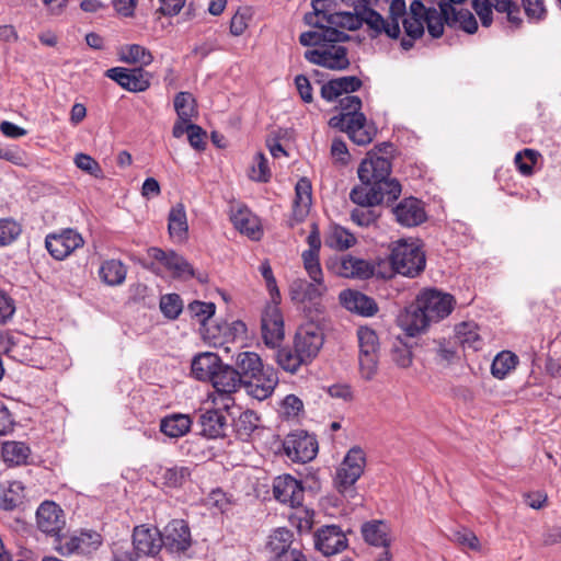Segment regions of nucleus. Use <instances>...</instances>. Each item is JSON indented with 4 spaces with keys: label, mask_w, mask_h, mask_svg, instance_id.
I'll return each instance as SVG.
<instances>
[{
    "label": "nucleus",
    "mask_w": 561,
    "mask_h": 561,
    "mask_svg": "<svg viewBox=\"0 0 561 561\" xmlns=\"http://www.w3.org/2000/svg\"><path fill=\"white\" fill-rule=\"evenodd\" d=\"M348 38L350 36L346 33L337 28H329L304 32L299 36V43L302 46L316 47L305 51L306 60L330 70L340 71L350 67L347 49L339 45Z\"/></svg>",
    "instance_id": "f257e3e1"
},
{
    "label": "nucleus",
    "mask_w": 561,
    "mask_h": 561,
    "mask_svg": "<svg viewBox=\"0 0 561 561\" xmlns=\"http://www.w3.org/2000/svg\"><path fill=\"white\" fill-rule=\"evenodd\" d=\"M466 0H440L439 11L433 7L430 12L428 34L433 38H439L444 34V26L461 30L468 34H474L478 30V22L472 12L467 9H457Z\"/></svg>",
    "instance_id": "f03ea898"
},
{
    "label": "nucleus",
    "mask_w": 561,
    "mask_h": 561,
    "mask_svg": "<svg viewBox=\"0 0 561 561\" xmlns=\"http://www.w3.org/2000/svg\"><path fill=\"white\" fill-rule=\"evenodd\" d=\"M341 115L332 117L330 123L332 126H340L345 130L348 137L357 145L365 146L371 142L376 130L367 125V118L362 110V100L357 95H345L340 99Z\"/></svg>",
    "instance_id": "7ed1b4c3"
},
{
    "label": "nucleus",
    "mask_w": 561,
    "mask_h": 561,
    "mask_svg": "<svg viewBox=\"0 0 561 561\" xmlns=\"http://www.w3.org/2000/svg\"><path fill=\"white\" fill-rule=\"evenodd\" d=\"M390 263L398 274L414 278L424 271L426 259L417 241L401 239L392 245Z\"/></svg>",
    "instance_id": "20e7f679"
},
{
    "label": "nucleus",
    "mask_w": 561,
    "mask_h": 561,
    "mask_svg": "<svg viewBox=\"0 0 561 561\" xmlns=\"http://www.w3.org/2000/svg\"><path fill=\"white\" fill-rule=\"evenodd\" d=\"M401 191L399 181L389 175L370 187L354 186L350 192V199L362 205L390 204L398 199Z\"/></svg>",
    "instance_id": "39448f33"
},
{
    "label": "nucleus",
    "mask_w": 561,
    "mask_h": 561,
    "mask_svg": "<svg viewBox=\"0 0 561 561\" xmlns=\"http://www.w3.org/2000/svg\"><path fill=\"white\" fill-rule=\"evenodd\" d=\"M318 449L316 436L302 430L290 432L283 440L284 454L293 462L307 463L313 460Z\"/></svg>",
    "instance_id": "423d86ee"
},
{
    "label": "nucleus",
    "mask_w": 561,
    "mask_h": 561,
    "mask_svg": "<svg viewBox=\"0 0 561 561\" xmlns=\"http://www.w3.org/2000/svg\"><path fill=\"white\" fill-rule=\"evenodd\" d=\"M433 7H427L416 0L411 1L410 12L402 19V25L407 37L401 39V47L409 50L413 47L414 41L424 34V25L428 28L430 12Z\"/></svg>",
    "instance_id": "0eeeda50"
},
{
    "label": "nucleus",
    "mask_w": 561,
    "mask_h": 561,
    "mask_svg": "<svg viewBox=\"0 0 561 561\" xmlns=\"http://www.w3.org/2000/svg\"><path fill=\"white\" fill-rule=\"evenodd\" d=\"M419 306L428 314L432 322L447 318L454 310L456 300L453 295L436 288H425L416 296Z\"/></svg>",
    "instance_id": "6e6552de"
},
{
    "label": "nucleus",
    "mask_w": 561,
    "mask_h": 561,
    "mask_svg": "<svg viewBox=\"0 0 561 561\" xmlns=\"http://www.w3.org/2000/svg\"><path fill=\"white\" fill-rule=\"evenodd\" d=\"M365 465L364 450L358 446L352 447L336 471L335 484L339 492L343 493L355 484L363 474Z\"/></svg>",
    "instance_id": "1a4fd4ad"
},
{
    "label": "nucleus",
    "mask_w": 561,
    "mask_h": 561,
    "mask_svg": "<svg viewBox=\"0 0 561 561\" xmlns=\"http://www.w3.org/2000/svg\"><path fill=\"white\" fill-rule=\"evenodd\" d=\"M365 465L364 450L358 446L352 447L336 471L335 484L339 492L343 493L355 484L363 474Z\"/></svg>",
    "instance_id": "9d476101"
},
{
    "label": "nucleus",
    "mask_w": 561,
    "mask_h": 561,
    "mask_svg": "<svg viewBox=\"0 0 561 561\" xmlns=\"http://www.w3.org/2000/svg\"><path fill=\"white\" fill-rule=\"evenodd\" d=\"M471 7L479 16L482 26L489 27L493 23V10L497 13H505L512 24H518L519 7L515 0H470Z\"/></svg>",
    "instance_id": "9b49d317"
},
{
    "label": "nucleus",
    "mask_w": 561,
    "mask_h": 561,
    "mask_svg": "<svg viewBox=\"0 0 561 561\" xmlns=\"http://www.w3.org/2000/svg\"><path fill=\"white\" fill-rule=\"evenodd\" d=\"M331 27H342L348 31H356L364 24L367 25L369 35L375 38L378 37L376 30L381 25L382 15L376 10H359L354 12L337 11L333 18Z\"/></svg>",
    "instance_id": "f8f14e48"
},
{
    "label": "nucleus",
    "mask_w": 561,
    "mask_h": 561,
    "mask_svg": "<svg viewBox=\"0 0 561 561\" xmlns=\"http://www.w3.org/2000/svg\"><path fill=\"white\" fill-rule=\"evenodd\" d=\"M148 254L160 262L176 278L190 279L196 277L201 283L207 282L206 275H196L193 266L174 251H163L153 247L148 250Z\"/></svg>",
    "instance_id": "ddd939ff"
},
{
    "label": "nucleus",
    "mask_w": 561,
    "mask_h": 561,
    "mask_svg": "<svg viewBox=\"0 0 561 561\" xmlns=\"http://www.w3.org/2000/svg\"><path fill=\"white\" fill-rule=\"evenodd\" d=\"M83 244L82 236L71 228L48 233L45 238V247L48 253L59 261L68 257L75 250L83 247Z\"/></svg>",
    "instance_id": "4468645a"
},
{
    "label": "nucleus",
    "mask_w": 561,
    "mask_h": 561,
    "mask_svg": "<svg viewBox=\"0 0 561 561\" xmlns=\"http://www.w3.org/2000/svg\"><path fill=\"white\" fill-rule=\"evenodd\" d=\"M324 343L323 330L314 322L300 325L296 332L294 346L310 364Z\"/></svg>",
    "instance_id": "2eb2a0df"
},
{
    "label": "nucleus",
    "mask_w": 561,
    "mask_h": 561,
    "mask_svg": "<svg viewBox=\"0 0 561 561\" xmlns=\"http://www.w3.org/2000/svg\"><path fill=\"white\" fill-rule=\"evenodd\" d=\"M262 337L265 345L278 347L285 337L284 319L278 307V300L268 304L262 313L261 319Z\"/></svg>",
    "instance_id": "dca6fc26"
},
{
    "label": "nucleus",
    "mask_w": 561,
    "mask_h": 561,
    "mask_svg": "<svg viewBox=\"0 0 561 561\" xmlns=\"http://www.w3.org/2000/svg\"><path fill=\"white\" fill-rule=\"evenodd\" d=\"M0 345L9 358L26 365L35 364V355L41 350L36 341L22 335H8L0 341Z\"/></svg>",
    "instance_id": "f3484780"
},
{
    "label": "nucleus",
    "mask_w": 561,
    "mask_h": 561,
    "mask_svg": "<svg viewBox=\"0 0 561 561\" xmlns=\"http://www.w3.org/2000/svg\"><path fill=\"white\" fill-rule=\"evenodd\" d=\"M105 77L130 92L146 91L150 87L151 79V75L141 67L134 69L113 67L105 71Z\"/></svg>",
    "instance_id": "a211bd4d"
},
{
    "label": "nucleus",
    "mask_w": 561,
    "mask_h": 561,
    "mask_svg": "<svg viewBox=\"0 0 561 561\" xmlns=\"http://www.w3.org/2000/svg\"><path fill=\"white\" fill-rule=\"evenodd\" d=\"M273 495L277 502L296 507L304 502L305 488L293 476L282 474L273 480Z\"/></svg>",
    "instance_id": "6ab92c4d"
},
{
    "label": "nucleus",
    "mask_w": 561,
    "mask_h": 561,
    "mask_svg": "<svg viewBox=\"0 0 561 561\" xmlns=\"http://www.w3.org/2000/svg\"><path fill=\"white\" fill-rule=\"evenodd\" d=\"M329 267L334 274L345 278L367 279L375 272V266L369 261L350 254L335 259Z\"/></svg>",
    "instance_id": "aec40b11"
},
{
    "label": "nucleus",
    "mask_w": 561,
    "mask_h": 561,
    "mask_svg": "<svg viewBox=\"0 0 561 561\" xmlns=\"http://www.w3.org/2000/svg\"><path fill=\"white\" fill-rule=\"evenodd\" d=\"M391 174V162L388 158L377 154L367 156L357 169V175L360 181L358 186L370 187L381 180H386Z\"/></svg>",
    "instance_id": "412c9836"
},
{
    "label": "nucleus",
    "mask_w": 561,
    "mask_h": 561,
    "mask_svg": "<svg viewBox=\"0 0 561 561\" xmlns=\"http://www.w3.org/2000/svg\"><path fill=\"white\" fill-rule=\"evenodd\" d=\"M36 523L42 533L54 538L66 526L65 513L55 502L45 501L36 511Z\"/></svg>",
    "instance_id": "4be33fe9"
},
{
    "label": "nucleus",
    "mask_w": 561,
    "mask_h": 561,
    "mask_svg": "<svg viewBox=\"0 0 561 561\" xmlns=\"http://www.w3.org/2000/svg\"><path fill=\"white\" fill-rule=\"evenodd\" d=\"M278 383V376L273 367H263L253 377L242 380L248 394L262 401L268 398Z\"/></svg>",
    "instance_id": "5701e85b"
},
{
    "label": "nucleus",
    "mask_w": 561,
    "mask_h": 561,
    "mask_svg": "<svg viewBox=\"0 0 561 561\" xmlns=\"http://www.w3.org/2000/svg\"><path fill=\"white\" fill-rule=\"evenodd\" d=\"M163 547L170 552H184L191 547V530L184 519H173L161 534Z\"/></svg>",
    "instance_id": "b1692460"
},
{
    "label": "nucleus",
    "mask_w": 561,
    "mask_h": 561,
    "mask_svg": "<svg viewBox=\"0 0 561 561\" xmlns=\"http://www.w3.org/2000/svg\"><path fill=\"white\" fill-rule=\"evenodd\" d=\"M133 545L138 556H156L163 547V538L158 528L140 525L134 528Z\"/></svg>",
    "instance_id": "393cba45"
},
{
    "label": "nucleus",
    "mask_w": 561,
    "mask_h": 561,
    "mask_svg": "<svg viewBox=\"0 0 561 561\" xmlns=\"http://www.w3.org/2000/svg\"><path fill=\"white\" fill-rule=\"evenodd\" d=\"M314 547L324 556H332L347 547V539L336 525H328L317 530Z\"/></svg>",
    "instance_id": "a878e982"
},
{
    "label": "nucleus",
    "mask_w": 561,
    "mask_h": 561,
    "mask_svg": "<svg viewBox=\"0 0 561 561\" xmlns=\"http://www.w3.org/2000/svg\"><path fill=\"white\" fill-rule=\"evenodd\" d=\"M312 12L305 14V22L314 27V31L332 28L331 24L335 18L340 3L337 0H312Z\"/></svg>",
    "instance_id": "bb28decb"
},
{
    "label": "nucleus",
    "mask_w": 561,
    "mask_h": 561,
    "mask_svg": "<svg viewBox=\"0 0 561 561\" xmlns=\"http://www.w3.org/2000/svg\"><path fill=\"white\" fill-rule=\"evenodd\" d=\"M398 224L403 227H415L426 220L423 203L415 197H407L392 207Z\"/></svg>",
    "instance_id": "cd10ccee"
},
{
    "label": "nucleus",
    "mask_w": 561,
    "mask_h": 561,
    "mask_svg": "<svg viewBox=\"0 0 561 561\" xmlns=\"http://www.w3.org/2000/svg\"><path fill=\"white\" fill-rule=\"evenodd\" d=\"M431 323L428 314L419 306L417 298L399 317V324L409 336L424 332Z\"/></svg>",
    "instance_id": "c85d7f7f"
},
{
    "label": "nucleus",
    "mask_w": 561,
    "mask_h": 561,
    "mask_svg": "<svg viewBox=\"0 0 561 561\" xmlns=\"http://www.w3.org/2000/svg\"><path fill=\"white\" fill-rule=\"evenodd\" d=\"M339 298L341 305L345 309L362 317H373L378 311V306L375 299L358 290H343Z\"/></svg>",
    "instance_id": "c756f323"
},
{
    "label": "nucleus",
    "mask_w": 561,
    "mask_h": 561,
    "mask_svg": "<svg viewBox=\"0 0 561 561\" xmlns=\"http://www.w3.org/2000/svg\"><path fill=\"white\" fill-rule=\"evenodd\" d=\"M363 85L362 80L356 76H345L331 79L321 87V98L328 102H333L342 94L348 95Z\"/></svg>",
    "instance_id": "7c9ffc66"
},
{
    "label": "nucleus",
    "mask_w": 561,
    "mask_h": 561,
    "mask_svg": "<svg viewBox=\"0 0 561 561\" xmlns=\"http://www.w3.org/2000/svg\"><path fill=\"white\" fill-rule=\"evenodd\" d=\"M197 424L201 427L199 434L206 438L217 439L226 436L227 417L219 410H207L201 413Z\"/></svg>",
    "instance_id": "2f4dec72"
},
{
    "label": "nucleus",
    "mask_w": 561,
    "mask_h": 561,
    "mask_svg": "<svg viewBox=\"0 0 561 561\" xmlns=\"http://www.w3.org/2000/svg\"><path fill=\"white\" fill-rule=\"evenodd\" d=\"M221 365L222 360L216 353H199L192 359V375L197 380L210 382Z\"/></svg>",
    "instance_id": "473e14b6"
},
{
    "label": "nucleus",
    "mask_w": 561,
    "mask_h": 561,
    "mask_svg": "<svg viewBox=\"0 0 561 561\" xmlns=\"http://www.w3.org/2000/svg\"><path fill=\"white\" fill-rule=\"evenodd\" d=\"M408 14L405 0H391L388 20L382 16L381 25L378 27L380 30H376V34L378 36L385 34L389 38H398L401 34L400 21Z\"/></svg>",
    "instance_id": "72a5a7b5"
},
{
    "label": "nucleus",
    "mask_w": 561,
    "mask_h": 561,
    "mask_svg": "<svg viewBox=\"0 0 561 561\" xmlns=\"http://www.w3.org/2000/svg\"><path fill=\"white\" fill-rule=\"evenodd\" d=\"M230 219L241 233L247 234L252 240H260L262 230L259 218L248 207H239L232 210Z\"/></svg>",
    "instance_id": "f704fd0d"
},
{
    "label": "nucleus",
    "mask_w": 561,
    "mask_h": 561,
    "mask_svg": "<svg viewBox=\"0 0 561 561\" xmlns=\"http://www.w3.org/2000/svg\"><path fill=\"white\" fill-rule=\"evenodd\" d=\"M324 289L323 283L318 285L316 282L310 283L304 278H296L289 285V295L295 302H316Z\"/></svg>",
    "instance_id": "c9c22d12"
},
{
    "label": "nucleus",
    "mask_w": 561,
    "mask_h": 561,
    "mask_svg": "<svg viewBox=\"0 0 561 561\" xmlns=\"http://www.w3.org/2000/svg\"><path fill=\"white\" fill-rule=\"evenodd\" d=\"M242 380L233 367L222 363L210 382L216 393H234L242 387Z\"/></svg>",
    "instance_id": "e433bc0d"
},
{
    "label": "nucleus",
    "mask_w": 561,
    "mask_h": 561,
    "mask_svg": "<svg viewBox=\"0 0 561 561\" xmlns=\"http://www.w3.org/2000/svg\"><path fill=\"white\" fill-rule=\"evenodd\" d=\"M455 337L463 347L479 351L483 346V339L479 333V327L474 322H461L455 327Z\"/></svg>",
    "instance_id": "4c0bfd02"
},
{
    "label": "nucleus",
    "mask_w": 561,
    "mask_h": 561,
    "mask_svg": "<svg viewBox=\"0 0 561 561\" xmlns=\"http://www.w3.org/2000/svg\"><path fill=\"white\" fill-rule=\"evenodd\" d=\"M192 426V420L187 414L174 413L164 416L160 422V431L171 437L179 438L187 434Z\"/></svg>",
    "instance_id": "58836bf2"
},
{
    "label": "nucleus",
    "mask_w": 561,
    "mask_h": 561,
    "mask_svg": "<svg viewBox=\"0 0 561 561\" xmlns=\"http://www.w3.org/2000/svg\"><path fill=\"white\" fill-rule=\"evenodd\" d=\"M311 201V183L307 178H301L296 183L294 199V216L298 221L308 215Z\"/></svg>",
    "instance_id": "ea45409f"
},
{
    "label": "nucleus",
    "mask_w": 561,
    "mask_h": 561,
    "mask_svg": "<svg viewBox=\"0 0 561 561\" xmlns=\"http://www.w3.org/2000/svg\"><path fill=\"white\" fill-rule=\"evenodd\" d=\"M168 230L171 238L182 241L187 236L188 225L185 207L182 203L175 204L168 216Z\"/></svg>",
    "instance_id": "a19ab883"
},
{
    "label": "nucleus",
    "mask_w": 561,
    "mask_h": 561,
    "mask_svg": "<svg viewBox=\"0 0 561 561\" xmlns=\"http://www.w3.org/2000/svg\"><path fill=\"white\" fill-rule=\"evenodd\" d=\"M126 274V266L121 261L114 259L104 261L99 270L100 278L110 286L123 284Z\"/></svg>",
    "instance_id": "79ce46f5"
},
{
    "label": "nucleus",
    "mask_w": 561,
    "mask_h": 561,
    "mask_svg": "<svg viewBox=\"0 0 561 561\" xmlns=\"http://www.w3.org/2000/svg\"><path fill=\"white\" fill-rule=\"evenodd\" d=\"M324 243L331 249L344 251L356 243V238L342 226L333 225L329 228Z\"/></svg>",
    "instance_id": "37998d69"
},
{
    "label": "nucleus",
    "mask_w": 561,
    "mask_h": 561,
    "mask_svg": "<svg viewBox=\"0 0 561 561\" xmlns=\"http://www.w3.org/2000/svg\"><path fill=\"white\" fill-rule=\"evenodd\" d=\"M236 371L241 377V379H249V377H253L255 373H257L261 368H263V363L261 357L254 352H241L236 357Z\"/></svg>",
    "instance_id": "c03bdc74"
},
{
    "label": "nucleus",
    "mask_w": 561,
    "mask_h": 561,
    "mask_svg": "<svg viewBox=\"0 0 561 561\" xmlns=\"http://www.w3.org/2000/svg\"><path fill=\"white\" fill-rule=\"evenodd\" d=\"M30 454V447L23 442L12 440L2 444V458L9 466L25 465Z\"/></svg>",
    "instance_id": "a18cd8bd"
},
{
    "label": "nucleus",
    "mask_w": 561,
    "mask_h": 561,
    "mask_svg": "<svg viewBox=\"0 0 561 561\" xmlns=\"http://www.w3.org/2000/svg\"><path fill=\"white\" fill-rule=\"evenodd\" d=\"M275 359L282 369L290 374H295L300 366L309 364L302 354L297 352L295 347L278 348L275 354Z\"/></svg>",
    "instance_id": "49530a36"
},
{
    "label": "nucleus",
    "mask_w": 561,
    "mask_h": 561,
    "mask_svg": "<svg viewBox=\"0 0 561 561\" xmlns=\"http://www.w3.org/2000/svg\"><path fill=\"white\" fill-rule=\"evenodd\" d=\"M362 535L366 542L377 547H388V527L383 522L374 520L365 523L362 527Z\"/></svg>",
    "instance_id": "de8ad7c7"
},
{
    "label": "nucleus",
    "mask_w": 561,
    "mask_h": 561,
    "mask_svg": "<svg viewBox=\"0 0 561 561\" xmlns=\"http://www.w3.org/2000/svg\"><path fill=\"white\" fill-rule=\"evenodd\" d=\"M518 362V356L513 352L502 351L492 362L491 374L494 378L502 380L516 368Z\"/></svg>",
    "instance_id": "09e8293b"
},
{
    "label": "nucleus",
    "mask_w": 561,
    "mask_h": 561,
    "mask_svg": "<svg viewBox=\"0 0 561 561\" xmlns=\"http://www.w3.org/2000/svg\"><path fill=\"white\" fill-rule=\"evenodd\" d=\"M119 59L126 64H139L142 68L153 61V56L146 47L138 44H130L121 48Z\"/></svg>",
    "instance_id": "8fccbe9b"
},
{
    "label": "nucleus",
    "mask_w": 561,
    "mask_h": 561,
    "mask_svg": "<svg viewBox=\"0 0 561 561\" xmlns=\"http://www.w3.org/2000/svg\"><path fill=\"white\" fill-rule=\"evenodd\" d=\"M174 110L183 122H191L196 115V100L190 92H179L174 98Z\"/></svg>",
    "instance_id": "3c124183"
},
{
    "label": "nucleus",
    "mask_w": 561,
    "mask_h": 561,
    "mask_svg": "<svg viewBox=\"0 0 561 561\" xmlns=\"http://www.w3.org/2000/svg\"><path fill=\"white\" fill-rule=\"evenodd\" d=\"M296 543L293 531L285 527H279L270 535L267 548L271 553L275 556L291 548Z\"/></svg>",
    "instance_id": "603ef678"
},
{
    "label": "nucleus",
    "mask_w": 561,
    "mask_h": 561,
    "mask_svg": "<svg viewBox=\"0 0 561 561\" xmlns=\"http://www.w3.org/2000/svg\"><path fill=\"white\" fill-rule=\"evenodd\" d=\"M293 508L294 512L289 515L291 526L300 534L309 533L313 527L316 516L314 511L302 506V504Z\"/></svg>",
    "instance_id": "864d4df0"
},
{
    "label": "nucleus",
    "mask_w": 561,
    "mask_h": 561,
    "mask_svg": "<svg viewBox=\"0 0 561 561\" xmlns=\"http://www.w3.org/2000/svg\"><path fill=\"white\" fill-rule=\"evenodd\" d=\"M539 152L534 149H524L515 154L514 162L520 174L530 176L537 163Z\"/></svg>",
    "instance_id": "5fc2aeb1"
},
{
    "label": "nucleus",
    "mask_w": 561,
    "mask_h": 561,
    "mask_svg": "<svg viewBox=\"0 0 561 561\" xmlns=\"http://www.w3.org/2000/svg\"><path fill=\"white\" fill-rule=\"evenodd\" d=\"M191 477V469L186 466H173L162 473L164 484L170 488L182 486Z\"/></svg>",
    "instance_id": "6e6d98bb"
},
{
    "label": "nucleus",
    "mask_w": 561,
    "mask_h": 561,
    "mask_svg": "<svg viewBox=\"0 0 561 561\" xmlns=\"http://www.w3.org/2000/svg\"><path fill=\"white\" fill-rule=\"evenodd\" d=\"M78 554H89L102 545V537L98 531L83 530L77 535Z\"/></svg>",
    "instance_id": "4d7b16f0"
},
{
    "label": "nucleus",
    "mask_w": 561,
    "mask_h": 561,
    "mask_svg": "<svg viewBox=\"0 0 561 561\" xmlns=\"http://www.w3.org/2000/svg\"><path fill=\"white\" fill-rule=\"evenodd\" d=\"M22 232L20 224L11 218L0 219V247L13 243Z\"/></svg>",
    "instance_id": "13d9d810"
},
{
    "label": "nucleus",
    "mask_w": 561,
    "mask_h": 561,
    "mask_svg": "<svg viewBox=\"0 0 561 561\" xmlns=\"http://www.w3.org/2000/svg\"><path fill=\"white\" fill-rule=\"evenodd\" d=\"M359 354L378 353L379 342L376 332L369 328H359L357 331Z\"/></svg>",
    "instance_id": "bf43d9fd"
},
{
    "label": "nucleus",
    "mask_w": 561,
    "mask_h": 561,
    "mask_svg": "<svg viewBox=\"0 0 561 561\" xmlns=\"http://www.w3.org/2000/svg\"><path fill=\"white\" fill-rule=\"evenodd\" d=\"M358 207L352 210L351 218L359 227H369L374 225L379 215L373 207L375 205L356 204Z\"/></svg>",
    "instance_id": "052dcab7"
},
{
    "label": "nucleus",
    "mask_w": 561,
    "mask_h": 561,
    "mask_svg": "<svg viewBox=\"0 0 561 561\" xmlns=\"http://www.w3.org/2000/svg\"><path fill=\"white\" fill-rule=\"evenodd\" d=\"M160 309L164 317L174 320L183 310V302L178 294L163 295L160 299Z\"/></svg>",
    "instance_id": "680f3d73"
},
{
    "label": "nucleus",
    "mask_w": 561,
    "mask_h": 561,
    "mask_svg": "<svg viewBox=\"0 0 561 561\" xmlns=\"http://www.w3.org/2000/svg\"><path fill=\"white\" fill-rule=\"evenodd\" d=\"M187 311L192 318L196 319L201 324L205 325L206 321L215 314L216 306L214 302L195 300L188 304Z\"/></svg>",
    "instance_id": "e2e57ef3"
},
{
    "label": "nucleus",
    "mask_w": 561,
    "mask_h": 561,
    "mask_svg": "<svg viewBox=\"0 0 561 561\" xmlns=\"http://www.w3.org/2000/svg\"><path fill=\"white\" fill-rule=\"evenodd\" d=\"M304 266L309 275V277L318 283V285H321L323 283L322 277V268L319 261V253L318 252H308L304 251L301 254Z\"/></svg>",
    "instance_id": "0e129e2a"
},
{
    "label": "nucleus",
    "mask_w": 561,
    "mask_h": 561,
    "mask_svg": "<svg viewBox=\"0 0 561 561\" xmlns=\"http://www.w3.org/2000/svg\"><path fill=\"white\" fill-rule=\"evenodd\" d=\"M259 416L255 412L247 410L237 421V432L241 437H249L259 426Z\"/></svg>",
    "instance_id": "69168bd1"
},
{
    "label": "nucleus",
    "mask_w": 561,
    "mask_h": 561,
    "mask_svg": "<svg viewBox=\"0 0 561 561\" xmlns=\"http://www.w3.org/2000/svg\"><path fill=\"white\" fill-rule=\"evenodd\" d=\"M250 178L256 182H268L271 178V171L268 168V161L264 153L257 152L254 157V164L250 171Z\"/></svg>",
    "instance_id": "338daca9"
},
{
    "label": "nucleus",
    "mask_w": 561,
    "mask_h": 561,
    "mask_svg": "<svg viewBox=\"0 0 561 561\" xmlns=\"http://www.w3.org/2000/svg\"><path fill=\"white\" fill-rule=\"evenodd\" d=\"M358 360L360 376L367 381L374 379L378 371V353L359 354Z\"/></svg>",
    "instance_id": "774afa93"
}]
</instances>
